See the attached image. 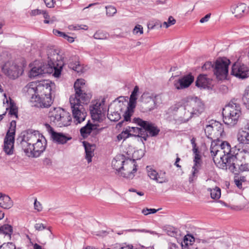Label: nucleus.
<instances>
[{
  "mask_svg": "<svg viewBox=\"0 0 249 249\" xmlns=\"http://www.w3.org/2000/svg\"><path fill=\"white\" fill-rule=\"evenodd\" d=\"M48 65H40L33 67L30 71L29 76L31 78L39 76L43 74L50 73L53 71V75L56 78L60 77L62 70L65 64L76 71L77 73L83 72V67L76 56H72L67 60H64L63 54L58 49L50 48L47 50Z\"/></svg>",
  "mask_w": 249,
  "mask_h": 249,
  "instance_id": "1",
  "label": "nucleus"
},
{
  "mask_svg": "<svg viewBox=\"0 0 249 249\" xmlns=\"http://www.w3.org/2000/svg\"><path fill=\"white\" fill-rule=\"evenodd\" d=\"M54 84L50 81L43 80L30 82L24 88V90L31 97L33 106L48 107L53 103L52 90Z\"/></svg>",
  "mask_w": 249,
  "mask_h": 249,
  "instance_id": "2",
  "label": "nucleus"
},
{
  "mask_svg": "<svg viewBox=\"0 0 249 249\" xmlns=\"http://www.w3.org/2000/svg\"><path fill=\"white\" fill-rule=\"evenodd\" d=\"M75 94L70 97V103L74 123L80 124L87 116V112L82 104H88L91 95L87 92L85 80L77 79L74 83Z\"/></svg>",
  "mask_w": 249,
  "mask_h": 249,
  "instance_id": "3",
  "label": "nucleus"
},
{
  "mask_svg": "<svg viewBox=\"0 0 249 249\" xmlns=\"http://www.w3.org/2000/svg\"><path fill=\"white\" fill-rule=\"evenodd\" d=\"M204 110V104L195 97L188 98L183 106L180 103L174 104L168 109V112L173 114L178 113L181 121L185 123L193 117L198 116Z\"/></svg>",
  "mask_w": 249,
  "mask_h": 249,
  "instance_id": "4",
  "label": "nucleus"
},
{
  "mask_svg": "<svg viewBox=\"0 0 249 249\" xmlns=\"http://www.w3.org/2000/svg\"><path fill=\"white\" fill-rule=\"evenodd\" d=\"M239 150L236 146L231 148L229 142H222L220 140H213L210 147L211 155L215 164L219 163V155H224L226 157L232 153L238 152Z\"/></svg>",
  "mask_w": 249,
  "mask_h": 249,
  "instance_id": "5",
  "label": "nucleus"
},
{
  "mask_svg": "<svg viewBox=\"0 0 249 249\" xmlns=\"http://www.w3.org/2000/svg\"><path fill=\"white\" fill-rule=\"evenodd\" d=\"M48 117L51 122L60 127L69 125L72 119L70 113L61 107L51 108Z\"/></svg>",
  "mask_w": 249,
  "mask_h": 249,
  "instance_id": "6",
  "label": "nucleus"
},
{
  "mask_svg": "<svg viewBox=\"0 0 249 249\" xmlns=\"http://www.w3.org/2000/svg\"><path fill=\"white\" fill-rule=\"evenodd\" d=\"M241 115L240 107L235 104L226 105L223 109L222 115L224 123L230 126L235 125Z\"/></svg>",
  "mask_w": 249,
  "mask_h": 249,
  "instance_id": "7",
  "label": "nucleus"
},
{
  "mask_svg": "<svg viewBox=\"0 0 249 249\" xmlns=\"http://www.w3.org/2000/svg\"><path fill=\"white\" fill-rule=\"evenodd\" d=\"M230 60L226 57L219 58L214 62L213 72L218 80L226 79L229 72Z\"/></svg>",
  "mask_w": 249,
  "mask_h": 249,
  "instance_id": "8",
  "label": "nucleus"
},
{
  "mask_svg": "<svg viewBox=\"0 0 249 249\" xmlns=\"http://www.w3.org/2000/svg\"><path fill=\"white\" fill-rule=\"evenodd\" d=\"M2 72L11 79H16L23 72L21 64H17L12 61L6 62L2 67Z\"/></svg>",
  "mask_w": 249,
  "mask_h": 249,
  "instance_id": "9",
  "label": "nucleus"
},
{
  "mask_svg": "<svg viewBox=\"0 0 249 249\" xmlns=\"http://www.w3.org/2000/svg\"><path fill=\"white\" fill-rule=\"evenodd\" d=\"M238 154V152L236 153H232L230 155L225 157L224 155H219V163H217V166L219 164V167L222 169H229L231 172H234L237 169V165L236 162L237 161L236 155Z\"/></svg>",
  "mask_w": 249,
  "mask_h": 249,
  "instance_id": "10",
  "label": "nucleus"
},
{
  "mask_svg": "<svg viewBox=\"0 0 249 249\" xmlns=\"http://www.w3.org/2000/svg\"><path fill=\"white\" fill-rule=\"evenodd\" d=\"M42 135L38 131L28 130L26 134L24 135L21 142L24 152L25 153L26 148L32 149V147H34L35 144L37 142Z\"/></svg>",
  "mask_w": 249,
  "mask_h": 249,
  "instance_id": "11",
  "label": "nucleus"
},
{
  "mask_svg": "<svg viewBox=\"0 0 249 249\" xmlns=\"http://www.w3.org/2000/svg\"><path fill=\"white\" fill-rule=\"evenodd\" d=\"M34 147L25 149V154L29 157L37 158L45 150L47 141L45 138L42 135L37 142L35 144Z\"/></svg>",
  "mask_w": 249,
  "mask_h": 249,
  "instance_id": "12",
  "label": "nucleus"
},
{
  "mask_svg": "<svg viewBox=\"0 0 249 249\" xmlns=\"http://www.w3.org/2000/svg\"><path fill=\"white\" fill-rule=\"evenodd\" d=\"M133 122L146 130L151 137L156 136L160 131V129L155 124L143 121L140 118H134Z\"/></svg>",
  "mask_w": 249,
  "mask_h": 249,
  "instance_id": "13",
  "label": "nucleus"
},
{
  "mask_svg": "<svg viewBox=\"0 0 249 249\" xmlns=\"http://www.w3.org/2000/svg\"><path fill=\"white\" fill-rule=\"evenodd\" d=\"M137 166L135 160L126 159L124 163L121 176L126 178H133L137 170Z\"/></svg>",
  "mask_w": 249,
  "mask_h": 249,
  "instance_id": "14",
  "label": "nucleus"
},
{
  "mask_svg": "<svg viewBox=\"0 0 249 249\" xmlns=\"http://www.w3.org/2000/svg\"><path fill=\"white\" fill-rule=\"evenodd\" d=\"M231 74L239 79H244L249 76V68L245 64L236 62L232 67Z\"/></svg>",
  "mask_w": 249,
  "mask_h": 249,
  "instance_id": "15",
  "label": "nucleus"
},
{
  "mask_svg": "<svg viewBox=\"0 0 249 249\" xmlns=\"http://www.w3.org/2000/svg\"><path fill=\"white\" fill-rule=\"evenodd\" d=\"M104 101L96 102L89 107V110L92 119L96 121L100 122L102 120L104 113Z\"/></svg>",
  "mask_w": 249,
  "mask_h": 249,
  "instance_id": "16",
  "label": "nucleus"
},
{
  "mask_svg": "<svg viewBox=\"0 0 249 249\" xmlns=\"http://www.w3.org/2000/svg\"><path fill=\"white\" fill-rule=\"evenodd\" d=\"M147 175L151 179L155 181L158 183H163L168 181L165 171L160 170L157 172L149 166L146 167Z\"/></svg>",
  "mask_w": 249,
  "mask_h": 249,
  "instance_id": "17",
  "label": "nucleus"
},
{
  "mask_svg": "<svg viewBox=\"0 0 249 249\" xmlns=\"http://www.w3.org/2000/svg\"><path fill=\"white\" fill-rule=\"evenodd\" d=\"M44 126L46 130L51 135L53 141L57 143H65L71 139V137H67L62 133L55 132L53 127L48 124H45Z\"/></svg>",
  "mask_w": 249,
  "mask_h": 249,
  "instance_id": "18",
  "label": "nucleus"
},
{
  "mask_svg": "<svg viewBox=\"0 0 249 249\" xmlns=\"http://www.w3.org/2000/svg\"><path fill=\"white\" fill-rule=\"evenodd\" d=\"M155 97L150 95L149 93H143L140 98L141 102L145 107V111H151L156 107Z\"/></svg>",
  "mask_w": 249,
  "mask_h": 249,
  "instance_id": "19",
  "label": "nucleus"
},
{
  "mask_svg": "<svg viewBox=\"0 0 249 249\" xmlns=\"http://www.w3.org/2000/svg\"><path fill=\"white\" fill-rule=\"evenodd\" d=\"M194 78L188 74L174 82V86L178 89H183L188 88L194 81Z\"/></svg>",
  "mask_w": 249,
  "mask_h": 249,
  "instance_id": "20",
  "label": "nucleus"
},
{
  "mask_svg": "<svg viewBox=\"0 0 249 249\" xmlns=\"http://www.w3.org/2000/svg\"><path fill=\"white\" fill-rule=\"evenodd\" d=\"M232 14L237 18H241L244 15L248 13L249 7L244 3H240L234 4L231 8Z\"/></svg>",
  "mask_w": 249,
  "mask_h": 249,
  "instance_id": "21",
  "label": "nucleus"
},
{
  "mask_svg": "<svg viewBox=\"0 0 249 249\" xmlns=\"http://www.w3.org/2000/svg\"><path fill=\"white\" fill-rule=\"evenodd\" d=\"M15 137L6 135L4 139L3 150L8 155H11L14 152Z\"/></svg>",
  "mask_w": 249,
  "mask_h": 249,
  "instance_id": "22",
  "label": "nucleus"
},
{
  "mask_svg": "<svg viewBox=\"0 0 249 249\" xmlns=\"http://www.w3.org/2000/svg\"><path fill=\"white\" fill-rule=\"evenodd\" d=\"M212 79L208 77L207 75L201 74L196 81V85L198 88L209 89L212 85Z\"/></svg>",
  "mask_w": 249,
  "mask_h": 249,
  "instance_id": "23",
  "label": "nucleus"
},
{
  "mask_svg": "<svg viewBox=\"0 0 249 249\" xmlns=\"http://www.w3.org/2000/svg\"><path fill=\"white\" fill-rule=\"evenodd\" d=\"M125 160L124 155H119L116 156L112 161L113 168L117 171L120 176H121Z\"/></svg>",
  "mask_w": 249,
  "mask_h": 249,
  "instance_id": "24",
  "label": "nucleus"
},
{
  "mask_svg": "<svg viewBox=\"0 0 249 249\" xmlns=\"http://www.w3.org/2000/svg\"><path fill=\"white\" fill-rule=\"evenodd\" d=\"M212 127L213 132V135H214L215 140H219L224 133L223 124L218 122L212 120Z\"/></svg>",
  "mask_w": 249,
  "mask_h": 249,
  "instance_id": "25",
  "label": "nucleus"
},
{
  "mask_svg": "<svg viewBox=\"0 0 249 249\" xmlns=\"http://www.w3.org/2000/svg\"><path fill=\"white\" fill-rule=\"evenodd\" d=\"M13 205V201L9 196L0 193V206L3 209H9Z\"/></svg>",
  "mask_w": 249,
  "mask_h": 249,
  "instance_id": "26",
  "label": "nucleus"
},
{
  "mask_svg": "<svg viewBox=\"0 0 249 249\" xmlns=\"http://www.w3.org/2000/svg\"><path fill=\"white\" fill-rule=\"evenodd\" d=\"M83 144L86 153L85 158L89 163L92 161V158L94 156V145L85 142H83Z\"/></svg>",
  "mask_w": 249,
  "mask_h": 249,
  "instance_id": "27",
  "label": "nucleus"
},
{
  "mask_svg": "<svg viewBox=\"0 0 249 249\" xmlns=\"http://www.w3.org/2000/svg\"><path fill=\"white\" fill-rule=\"evenodd\" d=\"M246 128L249 131H240L237 135V139L240 143L249 144V124L248 123Z\"/></svg>",
  "mask_w": 249,
  "mask_h": 249,
  "instance_id": "28",
  "label": "nucleus"
},
{
  "mask_svg": "<svg viewBox=\"0 0 249 249\" xmlns=\"http://www.w3.org/2000/svg\"><path fill=\"white\" fill-rule=\"evenodd\" d=\"M135 107H136L135 106H132L130 107L129 105H128L127 109L123 115L124 119L123 121L120 122L118 124V125H119L120 127H121L123 125V124L124 122H130L131 117L134 113V110Z\"/></svg>",
  "mask_w": 249,
  "mask_h": 249,
  "instance_id": "29",
  "label": "nucleus"
},
{
  "mask_svg": "<svg viewBox=\"0 0 249 249\" xmlns=\"http://www.w3.org/2000/svg\"><path fill=\"white\" fill-rule=\"evenodd\" d=\"M96 128V126L88 121L86 125L80 129L81 135L83 138H87L91 133V131Z\"/></svg>",
  "mask_w": 249,
  "mask_h": 249,
  "instance_id": "30",
  "label": "nucleus"
},
{
  "mask_svg": "<svg viewBox=\"0 0 249 249\" xmlns=\"http://www.w3.org/2000/svg\"><path fill=\"white\" fill-rule=\"evenodd\" d=\"M13 232L12 227L8 224H5L0 227V234L4 235L8 239H11V235Z\"/></svg>",
  "mask_w": 249,
  "mask_h": 249,
  "instance_id": "31",
  "label": "nucleus"
},
{
  "mask_svg": "<svg viewBox=\"0 0 249 249\" xmlns=\"http://www.w3.org/2000/svg\"><path fill=\"white\" fill-rule=\"evenodd\" d=\"M139 91V87L136 86L131 92V94L130 96L129 102L128 103V105H129L130 107L132 106L135 107L136 106V101L137 99V96Z\"/></svg>",
  "mask_w": 249,
  "mask_h": 249,
  "instance_id": "32",
  "label": "nucleus"
},
{
  "mask_svg": "<svg viewBox=\"0 0 249 249\" xmlns=\"http://www.w3.org/2000/svg\"><path fill=\"white\" fill-rule=\"evenodd\" d=\"M194 244V238L189 235L184 237L183 240L181 242L182 249H187L188 247H191Z\"/></svg>",
  "mask_w": 249,
  "mask_h": 249,
  "instance_id": "33",
  "label": "nucleus"
},
{
  "mask_svg": "<svg viewBox=\"0 0 249 249\" xmlns=\"http://www.w3.org/2000/svg\"><path fill=\"white\" fill-rule=\"evenodd\" d=\"M199 169V166L194 165L192 167V173L189 178V181L190 183H193L196 179Z\"/></svg>",
  "mask_w": 249,
  "mask_h": 249,
  "instance_id": "34",
  "label": "nucleus"
},
{
  "mask_svg": "<svg viewBox=\"0 0 249 249\" xmlns=\"http://www.w3.org/2000/svg\"><path fill=\"white\" fill-rule=\"evenodd\" d=\"M205 133L207 137L211 140H215L214 135H213V130L212 127V121L209 123V124H207L204 129Z\"/></svg>",
  "mask_w": 249,
  "mask_h": 249,
  "instance_id": "35",
  "label": "nucleus"
},
{
  "mask_svg": "<svg viewBox=\"0 0 249 249\" xmlns=\"http://www.w3.org/2000/svg\"><path fill=\"white\" fill-rule=\"evenodd\" d=\"M131 130H129L128 128H126L125 130L123 131L121 133L117 135V141H124L127 138L131 137L132 134L131 133Z\"/></svg>",
  "mask_w": 249,
  "mask_h": 249,
  "instance_id": "36",
  "label": "nucleus"
},
{
  "mask_svg": "<svg viewBox=\"0 0 249 249\" xmlns=\"http://www.w3.org/2000/svg\"><path fill=\"white\" fill-rule=\"evenodd\" d=\"M211 196L213 199H218L221 196V190L219 187H216L213 189H209Z\"/></svg>",
  "mask_w": 249,
  "mask_h": 249,
  "instance_id": "37",
  "label": "nucleus"
},
{
  "mask_svg": "<svg viewBox=\"0 0 249 249\" xmlns=\"http://www.w3.org/2000/svg\"><path fill=\"white\" fill-rule=\"evenodd\" d=\"M107 117L111 121L116 122L120 119L121 115L117 111L112 112L108 109Z\"/></svg>",
  "mask_w": 249,
  "mask_h": 249,
  "instance_id": "38",
  "label": "nucleus"
},
{
  "mask_svg": "<svg viewBox=\"0 0 249 249\" xmlns=\"http://www.w3.org/2000/svg\"><path fill=\"white\" fill-rule=\"evenodd\" d=\"M16 128V122L15 121H12L10 124V127L6 135H10L12 136H15Z\"/></svg>",
  "mask_w": 249,
  "mask_h": 249,
  "instance_id": "39",
  "label": "nucleus"
},
{
  "mask_svg": "<svg viewBox=\"0 0 249 249\" xmlns=\"http://www.w3.org/2000/svg\"><path fill=\"white\" fill-rule=\"evenodd\" d=\"M242 100L246 107L249 109V86L245 90Z\"/></svg>",
  "mask_w": 249,
  "mask_h": 249,
  "instance_id": "40",
  "label": "nucleus"
},
{
  "mask_svg": "<svg viewBox=\"0 0 249 249\" xmlns=\"http://www.w3.org/2000/svg\"><path fill=\"white\" fill-rule=\"evenodd\" d=\"M176 22V19L172 16H170L168 18V20L167 21L163 22V23L161 25V27L167 28L171 25H174Z\"/></svg>",
  "mask_w": 249,
  "mask_h": 249,
  "instance_id": "41",
  "label": "nucleus"
},
{
  "mask_svg": "<svg viewBox=\"0 0 249 249\" xmlns=\"http://www.w3.org/2000/svg\"><path fill=\"white\" fill-rule=\"evenodd\" d=\"M9 114L11 116H14L16 118H18V108L13 102H10Z\"/></svg>",
  "mask_w": 249,
  "mask_h": 249,
  "instance_id": "42",
  "label": "nucleus"
},
{
  "mask_svg": "<svg viewBox=\"0 0 249 249\" xmlns=\"http://www.w3.org/2000/svg\"><path fill=\"white\" fill-rule=\"evenodd\" d=\"M107 15L109 17L113 16L117 12L116 8L112 5H109L106 7Z\"/></svg>",
  "mask_w": 249,
  "mask_h": 249,
  "instance_id": "43",
  "label": "nucleus"
},
{
  "mask_svg": "<svg viewBox=\"0 0 249 249\" xmlns=\"http://www.w3.org/2000/svg\"><path fill=\"white\" fill-rule=\"evenodd\" d=\"M148 134L146 133V130H145L144 128H140V130L137 134L136 137L142 138L144 141H146L148 138Z\"/></svg>",
  "mask_w": 249,
  "mask_h": 249,
  "instance_id": "44",
  "label": "nucleus"
},
{
  "mask_svg": "<svg viewBox=\"0 0 249 249\" xmlns=\"http://www.w3.org/2000/svg\"><path fill=\"white\" fill-rule=\"evenodd\" d=\"M130 231H137L140 232L149 233L153 235H156L158 236V237L160 236V234L155 231H149L145 229H132L130 230Z\"/></svg>",
  "mask_w": 249,
  "mask_h": 249,
  "instance_id": "45",
  "label": "nucleus"
},
{
  "mask_svg": "<svg viewBox=\"0 0 249 249\" xmlns=\"http://www.w3.org/2000/svg\"><path fill=\"white\" fill-rule=\"evenodd\" d=\"M214 63L213 64L211 62H206L202 66V69L203 71H210L213 70Z\"/></svg>",
  "mask_w": 249,
  "mask_h": 249,
  "instance_id": "46",
  "label": "nucleus"
},
{
  "mask_svg": "<svg viewBox=\"0 0 249 249\" xmlns=\"http://www.w3.org/2000/svg\"><path fill=\"white\" fill-rule=\"evenodd\" d=\"M93 37L96 39H105L107 38V35L101 31H98L94 34Z\"/></svg>",
  "mask_w": 249,
  "mask_h": 249,
  "instance_id": "47",
  "label": "nucleus"
},
{
  "mask_svg": "<svg viewBox=\"0 0 249 249\" xmlns=\"http://www.w3.org/2000/svg\"><path fill=\"white\" fill-rule=\"evenodd\" d=\"M0 249H16V246L13 243L3 244L0 247Z\"/></svg>",
  "mask_w": 249,
  "mask_h": 249,
  "instance_id": "48",
  "label": "nucleus"
},
{
  "mask_svg": "<svg viewBox=\"0 0 249 249\" xmlns=\"http://www.w3.org/2000/svg\"><path fill=\"white\" fill-rule=\"evenodd\" d=\"M140 34H143V28L141 25H137L133 29V33L135 35L138 33Z\"/></svg>",
  "mask_w": 249,
  "mask_h": 249,
  "instance_id": "49",
  "label": "nucleus"
},
{
  "mask_svg": "<svg viewBox=\"0 0 249 249\" xmlns=\"http://www.w3.org/2000/svg\"><path fill=\"white\" fill-rule=\"evenodd\" d=\"M239 168L241 172H249V163L242 164Z\"/></svg>",
  "mask_w": 249,
  "mask_h": 249,
  "instance_id": "50",
  "label": "nucleus"
},
{
  "mask_svg": "<svg viewBox=\"0 0 249 249\" xmlns=\"http://www.w3.org/2000/svg\"><path fill=\"white\" fill-rule=\"evenodd\" d=\"M127 128H128L130 130H132V131H131V132H132V133H131L132 136H135V137H136L137 134L139 132V130H140V128L137 127L128 126Z\"/></svg>",
  "mask_w": 249,
  "mask_h": 249,
  "instance_id": "51",
  "label": "nucleus"
},
{
  "mask_svg": "<svg viewBox=\"0 0 249 249\" xmlns=\"http://www.w3.org/2000/svg\"><path fill=\"white\" fill-rule=\"evenodd\" d=\"M200 156L199 154H196L194 155V165H196L197 166H200Z\"/></svg>",
  "mask_w": 249,
  "mask_h": 249,
  "instance_id": "52",
  "label": "nucleus"
},
{
  "mask_svg": "<svg viewBox=\"0 0 249 249\" xmlns=\"http://www.w3.org/2000/svg\"><path fill=\"white\" fill-rule=\"evenodd\" d=\"M43 10L36 9L34 10H32L31 11L30 15L32 16H36L37 15H41L42 14L43 12Z\"/></svg>",
  "mask_w": 249,
  "mask_h": 249,
  "instance_id": "53",
  "label": "nucleus"
},
{
  "mask_svg": "<svg viewBox=\"0 0 249 249\" xmlns=\"http://www.w3.org/2000/svg\"><path fill=\"white\" fill-rule=\"evenodd\" d=\"M114 249H133V247L131 245H127L123 244L121 245L117 246L115 247Z\"/></svg>",
  "mask_w": 249,
  "mask_h": 249,
  "instance_id": "54",
  "label": "nucleus"
},
{
  "mask_svg": "<svg viewBox=\"0 0 249 249\" xmlns=\"http://www.w3.org/2000/svg\"><path fill=\"white\" fill-rule=\"evenodd\" d=\"M44 1L48 8L53 7L55 3L54 0H44Z\"/></svg>",
  "mask_w": 249,
  "mask_h": 249,
  "instance_id": "55",
  "label": "nucleus"
},
{
  "mask_svg": "<svg viewBox=\"0 0 249 249\" xmlns=\"http://www.w3.org/2000/svg\"><path fill=\"white\" fill-rule=\"evenodd\" d=\"M35 228L36 230L40 231L46 229V227L42 223H36L35 225Z\"/></svg>",
  "mask_w": 249,
  "mask_h": 249,
  "instance_id": "56",
  "label": "nucleus"
},
{
  "mask_svg": "<svg viewBox=\"0 0 249 249\" xmlns=\"http://www.w3.org/2000/svg\"><path fill=\"white\" fill-rule=\"evenodd\" d=\"M34 207L35 209L38 211H40L42 209L41 204L39 202L37 201L36 199H35L34 202Z\"/></svg>",
  "mask_w": 249,
  "mask_h": 249,
  "instance_id": "57",
  "label": "nucleus"
},
{
  "mask_svg": "<svg viewBox=\"0 0 249 249\" xmlns=\"http://www.w3.org/2000/svg\"><path fill=\"white\" fill-rule=\"evenodd\" d=\"M53 33L55 36H60V37H64V36L65 35V33L61 32V31H59L58 30H53Z\"/></svg>",
  "mask_w": 249,
  "mask_h": 249,
  "instance_id": "58",
  "label": "nucleus"
},
{
  "mask_svg": "<svg viewBox=\"0 0 249 249\" xmlns=\"http://www.w3.org/2000/svg\"><path fill=\"white\" fill-rule=\"evenodd\" d=\"M211 16L210 14H207L204 17L201 18L200 20V23H204L208 21Z\"/></svg>",
  "mask_w": 249,
  "mask_h": 249,
  "instance_id": "59",
  "label": "nucleus"
},
{
  "mask_svg": "<svg viewBox=\"0 0 249 249\" xmlns=\"http://www.w3.org/2000/svg\"><path fill=\"white\" fill-rule=\"evenodd\" d=\"M43 163L45 166H51L52 164V160L50 159L45 158L43 161Z\"/></svg>",
  "mask_w": 249,
  "mask_h": 249,
  "instance_id": "60",
  "label": "nucleus"
},
{
  "mask_svg": "<svg viewBox=\"0 0 249 249\" xmlns=\"http://www.w3.org/2000/svg\"><path fill=\"white\" fill-rule=\"evenodd\" d=\"M63 38L66 39L69 43H72L74 41V39L73 37L69 36L66 34H65Z\"/></svg>",
  "mask_w": 249,
  "mask_h": 249,
  "instance_id": "61",
  "label": "nucleus"
},
{
  "mask_svg": "<svg viewBox=\"0 0 249 249\" xmlns=\"http://www.w3.org/2000/svg\"><path fill=\"white\" fill-rule=\"evenodd\" d=\"M77 27L78 30L80 29L87 30L88 29V27L87 25L83 24H77Z\"/></svg>",
  "mask_w": 249,
  "mask_h": 249,
  "instance_id": "62",
  "label": "nucleus"
},
{
  "mask_svg": "<svg viewBox=\"0 0 249 249\" xmlns=\"http://www.w3.org/2000/svg\"><path fill=\"white\" fill-rule=\"evenodd\" d=\"M235 184L239 188H242V182H241V180H239L238 179H235L234 180Z\"/></svg>",
  "mask_w": 249,
  "mask_h": 249,
  "instance_id": "63",
  "label": "nucleus"
},
{
  "mask_svg": "<svg viewBox=\"0 0 249 249\" xmlns=\"http://www.w3.org/2000/svg\"><path fill=\"white\" fill-rule=\"evenodd\" d=\"M169 249H178L176 244L171 243L169 245Z\"/></svg>",
  "mask_w": 249,
  "mask_h": 249,
  "instance_id": "64",
  "label": "nucleus"
}]
</instances>
